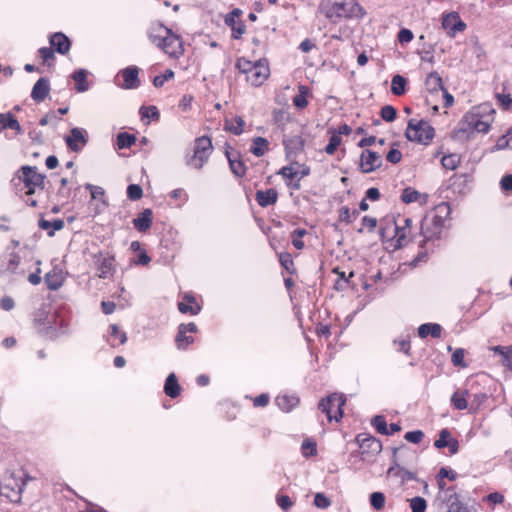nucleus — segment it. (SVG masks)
Listing matches in <instances>:
<instances>
[{"instance_id": "1", "label": "nucleus", "mask_w": 512, "mask_h": 512, "mask_svg": "<svg viewBox=\"0 0 512 512\" xmlns=\"http://www.w3.org/2000/svg\"><path fill=\"white\" fill-rule=\"evenodd\" d=\"M494 112L493 109L485 106L468 112L461 122V127L456 131V136L459 137L461 134L473 132L487 133L494 120Z\"/></svg>"}, {"instance_id": "2", "label": "nucleus", "mask_w": 512, "mask_h": 512, "mask_svg": "<svg viewBox=\"0 0 512 512\" xmlns=\"http://www.w3.org/2000/svg\"><path fill=\"white\" fill-rule=\"evenodd\" d=\"M319 9L327 19L334 23L342 18H362L365 15V10L356 0L322 2Z\"/></svg>"}, {"instance_id": "3", "label": "nucleus", "mask_w": 512, "mask_h": 512, "mask_svg": "<svg viewBox=\"0 0 512 512\" xmlns=\"http://www.w3.org/2000/svg\"><path fill=\"white\" fill-rule=\"evenodd\" d=\"M28 475L23 470L7 471L0 480V495L9 502L19 503Z\"/></svg>"}, {"instance_id": "4", "label": "nucleus", "mask_w": 512, "mask_h": 512, "mask_svg": "<svg viewBox=\"0 0 512 512\" xmlns=\"http://www.w3.org/2000/svg\"><path fill=\"white\" fill-rule=\"evenodd\" d=\"M434 128L425 120L416 121L411 119L405 132V136L409 141L427 145L434 138Z\"/></svg>"}, {"instance_id": "5", "label": "nucleus", "mask_w": 512, "mask_h": 512, "mask_svg": "<svg viewBox=\"0 0 512 512\" xmlns=\"http://www.w3.org/2000/svg\"><path fill=\"white\" fill-rule=\"evenodd\" d=\"M213 146L211 139L205 136L195 140L193 155L187 160V164L194 169H201L208 161Z\"/></svg>"}, {"instance_id": "6", "label": "nucleus", "mask_w": 512, "mask_h": 512, "mask_svg": "<svg viewBox=\"0 0 512 512\" xmlns=\"http://www.w3.org/2000/svg\"><path fill=\"white\" fill-rule=\"evenodd\" d=\"M346 399L344 395L333 393L319 402V410L326 414L329 421H339L343 416V406Z\"/></svg>"}, {"instance_id": "7", "label": "nucleus", "mask_w": 512, "mask_h": 512, "mask_svg": "<svg viewBox=\"0 0 512 512\" xmlns=\"http://www.w3.org/2000/svg\"><path fill=\"white\" fill-rule=\"evenodd\" d=\"M436 504L443 512H475L472 507L460 501V497L456 491L437 494Z\"/></svg>"}, {"instance_id": "8", "label": "nucleus", "mask_w": 512, "mask_h": 512, "mask_svg": "<svg viewBox=\"0 0 512 512\" xmlns=\"http://www.w3.org/2000/svg\"><path fill=\"white\" fill-rule=\"evenodd\" d=\"M442 223L443 220L438 215H433L432 217L425 216L421 222V232L419 234L421 239L418 241L419 244L422 245L424 242L437 238L441 233Z\"/></svg>"}, {"instance_id": "9", "label": "nucleus", "mask_w": 512, "mask_h": 512, "mask_svg": "<svg viewBox=\"0 0 512 512\" xmlns=\"http://www.w3.org/2000/svg\"><path fill=\"white\" fill-rule=\"evenodd\" d=\"M356 440L364 460L378 455L382 451L381 441L371 435L360 434L357 436Z\"/></svg>"}, {"instance_id": "10", "label": "nucleus", "mask_w": 512, "mask_h": 512, "mask_svg": "<svg viewBox=\"0 0 512 512\" xmlns=\"http://www.w3.org/2000/svg\"><path fill=\"white\" fill-rule=\"evenodd\" d=\"M270 68L267 60L260 59L256 61L255 67L247 75L246 80L254 87L261 86L269 77Z\"/></svg>"}, {"instance_id": "11", "label": "nucleus", "mask_w": 512, "mask_h": 512, "mask_svg": "<svg viewBox=\"0 0 512 512\" xmlns=\"http://www.w3.org/2000/svg\"><path fill=\"white\" fill-rule=\"evenodd\" d=\"M382 162V155L379 152L365 149L360 155L359 168L363 173H370L381 167Z\"/></svg>"}, {"instance_id": "12", "label": "nucleus", "mask_w": 512, "mask_h": 512, "mask_svg": "<svg viewBox=\"0 0 512 512\" xmlns=\"http://www.w3.org/2000/svg\"><path fill=\"white\" fill-rule=\"evenodd\" d=\"M159 48L173 58H179L184 54L182 40L179 36L172 33L171 30L165 36L163 43L159 45Z\"/></svg>"}, {"instance_id": "13", "label": "nucleus", "mask_w": 512, "mask_h": 512, "mask_svg": "<svg viewBox=\"0 0 512 512\" xmlns=\"http://www.w3.org/2000/svg\"><path fill=\"white\" fill-rule=\"evenodd\" d=\"M395 234L393 238L396 241V247L401 248L406 246L410 241L413 240L412 236V220L410 218L403 219V225L397 222L393 223Z\"/></svg>"}, {"instance_id": "14", "label": "nucleus", "mask_w": 512, "mask_h": 512, "mask_svg": "<svg viewBox=\"0 0 512 512\" xmlns=\"http://www.w3.org/2000/svg\"><path fill=\"white\" fill-rule=\"evenodd\" d=\"M406 450L403 446L400 448H394L393 450V462L394 464L388 469L387 474L390 476L397 477L401 480L402 483L414 480L416 478L415 473L408 471L407 469L401 467L398 461V452Z\"/></svg>"}, {"instance_id": "15", "label": "nucleus", "mask_w": 512, "mask_h": 512, "mask_svg": "<svg viewBox=\"0 0 512 512\" xmlns=\"http://www.w3.org/2000/svg\"><path fill=\"white\" fill-rule=\"evenodd\" d=\"M87 132L82 128H72L65 138L67 146L74 152L80 151L87 144Z\"/></svg>"}, {"instance_id": "16", "label": "nucleus", "mask_w": 512, "mask_h": 512, "mask_svg": "<svg viewBox=\"0 0 512 512\" xmlns=\"http://www.w3.org/2000/svg\"><path fill=\"white\" fill-rule=\"evenodd\" d=\"M120 73L123 78V84L121 85L122 88L135 89L139 87V69L136 66H129L123 69Z\"/></svg>"}, {"instance_id": "17", "label": "nucleus", "mask_w": 512, "mask_h": 512, "mask_svg": "<svg viewBox=\"0 0 512 512\" xmlns=\"http://www.w3.org/2000/svg\"><path fill=\"white\" fill-rule=\"evenodd\" d=\"M23 181L26 187H41L44 184V176L37 172L35 167H22Z\"/></svg>"}, {"instance_id": "18", "label": "nucleus", "mask_w": 512, "mask_h": 512, "mask_svg": "<svg viewBox=\"0 0 512 512\" xmlns=\"http://www.w3.org/2000/svg\"><path fill=\"white\" fill-rule=\"evenodd\" d=\"M442 26L451 36H454L456 32L462 31L465 28V24L460 20L457 13H451L443 18Z\"/></svg>"}, {"instance_id": "19", "label": "nucleus", "mask_w": 512, "mask_h": 512, "mask_svg": "<svg viewBox=\"0 0 512 512\" xmlns=\"http://www.w3.org/2000/svg\"><path fill=\"white\" fill-rule=\"evenodd\" d=\"M169 31L170 29L166 28L163 24L153 23L148 30V37L154 45L159 47Z\"/></svg>"}, {"instance_id": "20", "label": "nucleus", "mask_w": 512, "mask_h": 512, "mask_svg": "<svg viewBox=\"0 0 512 512\" xmlns=\"http://www.w3.org/2000/svg\"><path fill=\"white\" fill-rule=\"evenodd\" d=\"M44 280L50 290H57L64 282V274L61 269L54 267L46 273Z\"/></svg>"}, {"instance_id": "21", "label": "nucleus", "mask_w": 512, "mask_h": 512, "mask_svg": "<svg viewBox=\"0 0 512 512\" xmlns=\"http://www.w3.org/2000/svg\"><path fill=\"white\" fill-rule=\"evenodd\" d=\"M50 91L49 82L46 78H40L33 86L31 97L36 102H42Z\"/></svg>"}, {"instance_id": "22", "label": "nucleus", "mask_w": 512, "mask_h": 512, "mask_svg": "<svg viewBox=\"0 0 512 512\" xmlns=\"http://www.w3.org/2000/svg\"><path fill=\"white\" fill-rule=\"evenodd\" d=\"M50 45L60 54H66L70 50V41L63 33H55L50 37Z\"/></svg>"}, {"instance_id": "23", "label": "nucleus", "mask_w": 512, "mask_h": 512, "mask_svg": "<svg viewBox=\"0 0 512 512\" xmlns=\"http://www.w3.org/2000/svg\"><path fill=\"white\" fill-rule=\"evenodd\" d=\"M255 199L261 207H267L276 203L278 194L276 190L272 188L267 190H258L256 192Z\"/></svg>"}, {"instance_id": "24", "label": "nucleus", "mask_w": 512, "mask_h": 512, "mask_svg": "<svg viewBox=\"0 0 512 512\" xmlns=\"http://www.w3.org/2000/svg\"><path fill=\"white\" fill-rule=\"evenodd\" d=\"M226 157L228 159L232 173L237 177L244 176L246 172V167L243 161L239 158L238 154L226 151Z\"/></svg>"}, {"instance_id": "25", "label": "nucleus", "mask_w": 512, "mask_h": 512, "mask_svg": "<svg viewBox=\"0 0 512 512\" xmlns=\"http://www.w3.org/2000/svg\"><path fill=\"white\" fill-rule=\"evenodd\" d=\"M428 196L426 194H421L419 191L407 187L403 190L401 195V200L404 203H412V202H419L420 204H426Z\"/></svg>"}, {"instance_id": "26", "label": "nucleus", "mask_w": 512, "mask_h": 512, "mask_svg": "<svg viewBox=\"0 0 512 512\" xmlns=\"http://www.w3.org/2000/svg\"><path fill=\"white\" fill-rule=\"evenodd\" d=\"M133 224L138 231H147L152 225V211L150 209H145L133 220Z\"/></svg>"}, {"instance_id": "27", "label": "nucleus", "mask_w": 512, "mask_h": 512, "mask_svg": "<svg viewBox=\"0 0 512 512\" xmlns=\"http://www.w3.org/2000/svg\"><path fill=\"white\" fill-rule=\"evenodd\" d=\"M178 309L181 313L196 315L200 311V306L196 303L193 296L185 295L183 301L178 303Z\"/></svg>"}, {"instance_id": "28", "label": "nucleus", "mask_w": 512, "mask_h": 512, "mask_svg": "<svg viewBox=\"0 0 512 512\" xmlns=\"http://www.w3.org/2000/svg\"><path fill=\"white\" fill-rule=\"evenodd\" d=\"M287 155H296L304 146V141L301 136H293L284 139L283 141Z\"/></svg>"}, {"instance_id": "29", "label": "nucleus", "mask_w": 512, "mask_h": 512, "mask_svg": "<svg viewBox=\"0 0 512 512\" xmlns=\"http://www.w3.org/2000/svg\"><path fill=\"white\" fill-rule=\"evenodd\" d=\"M0 125L4 129H12L17 134L22 133V128L18 120L11 113H0Z\"/></svg>"}, {"instance_id": "30", "label": "nucleus", "mask_w": 512, "mask_h": 512, "mask_svg": "<svg viewBox=\"0 0 512 512\" xmlns=\"http://www.w3.org/2000/svg\"><path fill=\"white\" fill-rule=\"evenodd\" d=\"M426 90L430 93H436L443 90L442 78L437 72H431L425 80Z\"/></svg>"}, {"instance_id": "31", "label": "nucleus", "mask_w": 512, "mask_h": 512, "mask_svg": "<svg viewBox=\"0 0 512 512\" xmlns=\"http://www.w3.org/2000/svg\"><path fill=\"white\" fill-rule=\"evenodd\" d=\"M181 388L174 373L168 375L164 385V392L171 398L179 396Z\"/></svg>"}, {"instance_id": "32", "label": "nucleus", "mask_w": 512, "mask_h": 512, "mask_svg": "<svg viewBox=\"0 0 512 512\" xmlns=\"http://www.w3.org/2000/svg\"><path fill=\"white\" fill-rule=\"evenodd\" d=\"M441 326L436 323H426L420 325L418 328V335L421 338H426L428 335H431L433 338H439L441 336Z\"/></svg>"}, {"instance_id": "33", "label": "nucleus", "mask_w": 512, "mask_h": 512, "mask_svg": "<svg viewBox=\"0 0 512 512\" xmlns=\"http://www.w3.org/2000/svg\"><path fill=\"white\" fill-rule=\"evenodd\" d=\"M299 402L298 397L294 395H279L276 397V404L278 407L285 411H291Z\"/></svg>"}, {"instance_id": "34", "label": "nucleus", "mask_w": 512, "mask_h": 512, "mask_svg": "<svg viewBox=\"0 0 512 512\" xmlns=\"http://www.w3.org/2000/svg\"><path fill=\"white\" fill-rule=\"evenodd\" d=\"M225 24L230 26L232 29V37L239 39L246 31V26L242 21H236L233 15H227L225 18Z\"/></svg>"}, {"instance_id": "35", "label": "nucleus", "mask_w": 512, "mask_h": 512, "mask_svg": "<svg viewBox=\"0 0 512 512\" xmlns=\"http://www.w3.org/2000/svg\"><path fill=\"white\" fill-rule=\"evenodd\" d=\"M39 227L43 230H47L48 236L52 237L55 231H59L64 227V221L61 219H55L54 221H48L43 218L39 220Z\"/></svg>"}, {"instance_id": "36", "label": "nucleus", "mask_w": 512, "mask_h": 512, "mask_svg": "<svg viewBox=\"0 0 512 512\" xmlns=\"http://www.w3.org/2000/svg\"><path fill=\"white\" fill-rule=\"evenodd\" d=\"M72 78L76 82V90L78 92H85L88 90L89 85L87 82V71L84 69H79L75 71L72 75Z\"/></svg>"}, {"instance_id": "37", "label": "nucleus", "mask_w": 512, "mask_h": 512, "mask_svg": "<svg viewBox=\"0 0 512 512\" xmlns=\"http://www.w3.org/2000/svg\"><path fill=\"white\" fill-rule=\"evenodd\" d=\"M269 142L263 137H256L253 140V144L250 151L253 155L261 157L265 154L268 149Z\"/></svg>"}, {"instance_id": "38", "label": "nucleus", "mask_w": 512, "mask_h": 512, "mask_svg": "<svg viewBox=\"0 0 512 512\" xmlns=\"http://www.w3.org/2000/svg\"><path fill=\"white\" fill-rule=\"evenodd\" d=\"M113 258L105 257L102 258L98 265L99 277L107 278L113 272Z\"/></svg>"}, {"instance_id": "39", "label": "nucleus", "mask_w": 512, "mask_h": 512, "mask_svg": "<svg viewBox=\"0 0 512 512\" xmlns=\"http://www.w3.org/2000/svg\"><path fill=\"white\" fill-rule=\"evenodd\" d=\"M407 81L401 75H395L391 81V91L394 95L400 96L405 93Z\"/></svg>"}, {"instance_id": "40", "label": "nucleus", "mask_w": 512, "mask_h": 512, "mask_svg": "<svg viewBox=\"0 0 512 512\" xmlns=\"http://www.w3.org/2000/svg\"><path fill=\"white\" fill-rule=\"evenodd\" d=\"M461 157L459 154L452 153L442 157L441 163L445 169L455 170L460 164Z\"/></svg>"}, {"instance_id": "41", "label": "nucleus", "mask_w": 512, "mask_h": 512, "mask_svg": "<svg viewBox=\"0 0 512 512\" xmlns=\"http://www.w3.org/2000/svg\"><path fill=\"white\" fill-rule=\"evenodd\" d=\"M467 395H468L467 391L455 392L451 397V402H452L453 406L458 410L466 409L468 406L467 400H466Z\"/></svg>"}, {"instance_id": "42", "label": "nucleus", "mask_w": 512, "mask_h": 512, "mask_svg": "<svg viewBox=\"0 0 512 512\" xmlns=\"http://www.w3.org/2000/svg\"><path fill=\"white\" fill-rule=\"evenodd\" d=\"M186 333L187 332L185 331V328L179 326L178 333H177V336L175 339L177 347L179 349H185L188 345H190L194 341L193 337L187 336Z\"/></svg>"}, {"instance_id": "43", "label": "nucleus", "mask_w": 512, "mask_h": 512, "mask_svg": "<svg viewBox=\"0 0 512 512\" xmlns=\"http://www.w3.org/2000/svg\"><path fill=\"white\" fill-rule=\"evenodd\" d=\"M309 92L307 86L301 85L299 86V93L294 97L293 104L300 109L305 108L308 105V101L306 96Z\"/></svg>"}, {"instance_id": "44", "label": "nucleus", "mask_w": 512, "mask_h": 512, "mask_svg": "<svg viewBox=\"0 0 512 512\" xmlns=\"http://www.w3.org/2000/svg\"><path fill=\"white\" fill-rule=\"evenodd\" d=\"M136 142V137L132 134L122 132L117 135V146L119 149L129 148Z\"/></svg>"}, {"instance_id": "45", "label": "nucleus", "mask_w": 512, "mask_h": 512, "mask_svg": "<svg viewBox=\"0 0 512 512\" xmlns=\"http://www.w3.org/2000/svg\"><path fill=\"white\" fill-rule=\"evenodd\" d=\"M328 132L331 134V136L329 143L325 147V152L329 155H333L336 149L340 146L342 139L338 134H336L334 130H329Z\"/></svg>"}, {"instance_id": "46", "label": "nucleus", "mask_w": 512, "mask_h": 512, "mask_svg": "<svg viewBox=\"0 0 512 512\" xmlns=\"http://www.w3.org/2000/svg\"><path fill=\"white\" fill-rule=\"evenodd\" d=\"M370 505L377 511L384 508L386 498L382 492H373L369 496Z\"/></svg>"}, {"instance_id": "47", "label": "nucleus", "mask_w": 512, "mask_h": 512, "mask_svg": "<svg viewBox=\"0 0 512 512\" xmlns=\"http://www.w3.org/2000/svg\"><path fill=\"white\" fill-rule=\"evenodd\" d=\"M245 122L241 117H236L233 121H226L225 128L235 135H240L244 130Z\"/></svg>"}, {"instance_id": "48", "label": "nucleus", "mask_w": 512, "mask_h": 512, "mask_svg": "<svg viewBox=\"0 0 512 512\" xmlns=\"http://www.w3.org/2000/svg\"><path fill=\"white\" fill-rule=\"evenodd\" d=\"M494 148L496 150L512 149V128L497 140Z\"/></svg>"}, {"instance_id": "49", "label": "nucleus", "mask_w": 512, "mask_h": 512, "mask_svg": "<svg viewBox=\"0 0 512 512\" xmlns=\"http://www.w3.org/2000/svg\"><path fill=\"white\" fill-rule=\"evenodd\" d=\"M256 61L251 62L250 60L241 57L238 58L236 61V68L239 69V71L246 76L252 71V69L255 67Z\"/></svg>"}, {"instance_id": "50", "label": "nucleus", "mask_w": 512, "mask_h": 512, "mask_svg": "<svg viewBox=\"0 0 512 512\" xmlns=\"http://www.w3.org/2000/svg\"><path fill=\"white\" fill-rule=\"evenodd\" d=\"M279 261L281 266L290 274L295 272L294 262L289 253H280Z\"/></svg>"}, {"instance_id": "51", "label": "nucleus", "mask_w": 512, "mask_h": 512, "mask_svg": "<svg viewBox=\"0 0 512 512\" xmlns=\"http://www.w3.org/2000/svg\"><path fill=\"white\" fill-rule=\"evenodd\" d=\"M410 508L412 512H425L427 508L426 500L422 497H414L410 499Z\"/></svg>"}, {"instance_id": "52", "label": "nucleus", "mask_w": 512, "mask_h": 512, "mask_svg": "<svg viewBox=\"0 0 512 512\" xmlns=\"http://www.w3.org/2000/svg\"><path fill=\"white\" fill-rule=\"evenodd\" d=\"M449 439H451V433L448 429L444 428L439 432V438L435 440L434 446L438 449L447 446Z\"/></svg>"}, {"instance_id": "53", "label": "nucleus", "mask_w": 512, "mask_h": 512, "mask_svg": "<svg viewBox=\"0 0 512 512\" xmlns=\"http://www.w3.org/2000/svg\"><path fill=\"white\" fill-rule=\"evenodd\" d=\"M140 114H141V117L142 119H153V120H157L159 118V111L157 109V107L155 106H142L140 108Z\"/></svg>"}, {"instance_id": "54", "label": "nucleus", "mask_w": 512, "mask_h": 512, "mask_svg": "<svg viewBox=\"0 0 512 512\" xmlns=\"http://www.w3.org/2000/svg\"><path fill=\"white\" fill-rule=\"evenodd\" d=\"M372 425L375 427L378 433L383 435L388 434V426L383 416H375L372 420Z\"/></svg>"}, {"instance_id": "55", "label": "nucleus", "mask_w": 512, "mask_h": 512, "mask_svg": "<svg viewBox=\"0 0 512 512\" xmlns=\"http://www.w3.org/2000/svg\"><path fill=\"white\" fill-rule=\"evenodd\" d=\"M127 196L130 200L136 201L143 196V190L138 184H131L127 187Z\"/></svg>"}, {"instance_id": "56", "label": "nucleus", "mask_w": 512, "mask_h": 512, "mask_svg": "<svg viewBox=\"0 0 512 512\" xmlns=\"http://www.w3.org/2000/svg\"><path fill=\"white\" fill-rule=\"evenodd\" d=\"M39 54L43 60V64H46L48 66L52 65V63L55 59V56H54V52L51 48L42 47L39 49Z\"/></svg>"}, {"instance_id": "57", "label": "nucleus", "mask_w": 512, "mask_h": 512, "mask_svg": "<svg viewBox=\"0 0 512 512\" xmlns=\"http://www.w3.org/2000/svg\"><path fill=\"white\" fill-rule=\"evenodd\" d=\"M380 114L383 120L387 122H392L396 118L397 111L393 106L386 105L382 107Z\"/></svg>"}, {"instance_id": "58", "label": "nucleus", "mask_w": 512, "mask_h": 512, "mask_svg": "<svg viewBox=\"0 0 512 512\" xmlns=\"http://www.w3.org/2000/svg\"><path fill=\"white\" fill-rule=\"evenodd\" d=\"M174 77V72L170 69L166 70L163 75L155 76L153 79V85L157 88L162 87L164 83Z\"/></svg>"}, {"instance_id": "59", "label": "nucleus", "mask_w": 512, "mask_h": 512, "mask_svg": "<svg viewBox=\"0 0 512 512\" xmlns=\"http://www.w3.org/2000/svg\"><path fill=\"white\" fill-rule=\"evenodd\" d=\"M109 329H110V335L115 338V339H118L119 340V344H125L126 341H127V335L125 332H121L119 330V327L118 325L116 324H111L109 326Z\"/></svg>"}, {"instance_id": "60", "label": "nucleus", "mask_w": 512, "mask_h": 512, "mask_svg": "<svg viewBox=\"0 0 512 512\" xmlns=\"http://www.w3.org/2000/svg\"><path fill=\"white\" fill-rule=\"evenodd\" d=\"M424 433L421 430L409 431L404 435L406 441L418 444L422 441Z\"/></svg>"}, {"instance_id": "61", "label": "nucleus", "mask_w": 512, "mask_h": 512, "mask_svg": "<svg viewBox=\"0 0 512 512\" xmlns=\"http://www.w3.org/2000/svg\"><path fill=\"white\" fill-rule=\"evenodd\" d=\"M279 174L283 176L285 179H294L298 176L299 171L295 170L292 165L284 166L279 170Z\"/></svg>"}, {"instance_id": "62", "label": "nucleus", "mask_w": 512, "mask_h": 512, "mask_svg": "<svg viewBox=\"0 0 512 512\" xmlns=\"http://www.w3.org/2000/svg\"><path fill=\"white\" fill-rule=\"evenodd\" d=\"M314 504L316 507L325 509L330 506L331 501L322 493H317L314 497Z\"/></svg>"}, {"instance_id": "63", "label": "nucleus", "mask_w": 512, "mask_h": 512, "mask_svg": "<svg viewBox=\"0 0 512 512\" xmlns=\"http://www.w3.org/2000/svg\"><path fill=\"white\" fill-rule=\"evenodd\" d=\"M496 98L504 109L509 110L512 108V97L509 94L498 93Z\"/></svg>"}, {"instance_id": "64", "label": "nucleus", "mask_w": 512, "mask_h": 512, "mask_svg": "<svg viewBox=\"0 0 512 512\" xmlns=\"http://www.w3.org/2000/svg\"><path fill=\"white\" fill-rule=\"evenodd\" d=\"M413 33L411 30L409 29H401L398 33V41L401 43V44H405V43H409L412 41L413 39Z\"/></svg>"}]
</instances>
